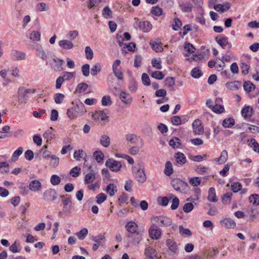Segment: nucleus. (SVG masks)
I'll list each match as a JSON object with an SVG mask.
<instances>
[{
  "label": "nucleus",
  "instance_id": "obj_1",
  "mask_svg": "<svg viewBox=\"0 0 259 259\" xmlns=\"http://www.w3.org/2000/svg\"><path fill=\"white\" fill-rule=\"evenodd\" d=\"M83 170L87 172L85 175L84 182L85 184H92L96 179V175L97 173L96 167H94L93 165H89L85 158H84Z\"/></svg>",
  "mask_w": 259,
  "mask_h": 259
},
{
  "label": "nucleus",
  "instance_id": "obj_2",
  "mask_svg": "<svg viewBox=\"0 0 259 259\" xmlns=\"http://www.w3.org/2000/svg\"><path fill=\"white\" fill-rule=\"evenodd\" d=\"M87 112L85 106L82 102L76 104L73 107L67 110V114L69 118H74Z\"/></svg>",
  "mask_w": 259,
  "mask_h": 259
},
{
  "label": "nucleus",
  "instance_id": "obj_3",
  "mask_svg": "<svg viewBox=\"0 0 259 259\" xmlns=\"http://www.w3.org/2000/svg\"><path fill=\"white\" fill-rule=\"evenodd\" d=\"M133 172L136 180L140 183L146 181V176L144 171V167L142 163H138L133 167Z\"/></svg>",
  "mask_w": 259,
  "mask_h": 259
},
{
  "label": "nucleus",
  "instance_id": "obj_4",
  "mask_svg": "<svg viewBox=\"0 0 259 259\" xmlns=\"http://www.w3.org/2000/svg\"><path fill=\"white\" fill-rule=\"evenodd\" d=\"M151 221L153 225L158 227H167L172 224L171 219L164 216L153 217Z\"/></svg>",
  "mask_w": 259,
  "mask_h": 259
},
{
  "label": "nucleus",
  "instance_id": "obj_5",
  "mask_svg": "<svg viewBox=\"0 0 259 259\" xmlns=\"http://www.w3.org/2000/svg\"><path fill=\"white\" fill-rule=\"evenodd\" d=\"M173 188L181 193H186L188 191L189 187L188 184L180 179H175L171 181Z\"/></svg>",
  "mask_w": 259,
  "mask_h": 259
},
{
  "label": "nucleus",
  "instance_id": "obj_6",
  "mask_svg": "<svg viewBox=\"0 0 259 259\" xmlns=\"http://www.w3.org/2000/svg\"><path fill=\"white\" fill-rule=\"evenodd\" d=\"M105 165L111 171L117 172L122 167V164L119 161H116L113 158L108 159L105 162Z\"/></svg>",
  "mask_w": 259,
  "mask_h": 259
},
{
  "label": "nucleus",
  "instance_id": "obj_7",
  "mask_svg": "<svg viewBox=\"0 0 259 259\" xmlns=\"http://www.w3.org/2000/svg\"><path fill=\"white\" fill-rule=\"evenodd\" d=\"M43 196L46 201H54L57 199L58 193L55 189L49 188L44 192Z\"/></svg>",
  "mask_w": 259,
  "mask_h": 259
},
{
  "label": "nucleus",
  "instance_id": "obj_8",
  "mask_svg": "<svg viewBox=\"0 0 259 259\" xmlns=\"http://www.w3.org/2000/svg\"><path fill=\"white\" fill-rule=\"evenodd\" d=\"M28 93L24 87H20L18 91V101L21 104H25L28 99Z\"/></svg>",
  "mask_w": 259,
  "mask_h": 259
},
{
  "label": "nucleus",
  "instance_id": "obj_9",
  "mask_svg": "<svg viewBox=\"0 0 259 259\" xmlns=\"http://www.w3.org/2000/svg\"><path fill=\"white\" fill-rule=\"evenodd\" d=\"M166 245L174 254H177L179 252V248L177 243L172 239H168L166 240Z\"/></svg>",
  "mask_w": 259,
  "mask_h": 259
},
{
  "label": "nucleus",
  "instance_id": "obj_10",
  "mask_svg": "<svg viewBox=\"0 0 259 259\" xmlns=\"http://www.w3.org/2000/svg\"><path fill=\"white\" fill-rule=\"evenodd\" d=\"M193 132L196 135H201L203 133L204 130L200 120H194L192 124Z\"/></svg>",
  "mask_w": 259,
  "mask_h": 259
},
{
  "label": "nucleus",
  "instance_id": "obj_11",
  "mask_svg": "<svg viewBox=\"0 0 259 259\" xmlns=\"http://www.w3.org/2000/svg\"><path fill=\"white\" fill-rule=\"evenodd\" d=\"M221 226L227 229H233L236 226V223L230 218H225L220 221Z\"/></svg>",
  "mask_w": 259,
  "mask_h": 259
},
{
  "label": "nucleus",
  "instance_id": "obj_12",
  "mask_svg": "<svg viewBox=\"0 0 259 259\" xmlns=\"http://www.w3.org/2000/svg\"><path fill=\"white\" fill-rule=\"evenodd\" d=\"M62 199L63 210L67 213H71V201L69 198H66L64 195L61 196Z\"/></svg>",
  "mask_w": 259,
  "mask_h": 259
},
{
  "label": "nucleus",
  "instance_id": "obj_13",
  "mask_svg": "<svg viewBox=\"0 0 259 259\" xmlns=\"http://www.w3.org/2000/svg\"><path fill=\"white\" fill-rule=\"evenodd\" d=\"M145 254L147 257V259H155L157 257L156 250L151 246H148L146 248Z\"/></svg>",
  "mask_w": 259,
  "mask_h": 259
},
{
  "label": "nucleus",
  "instance_id": "obj_14",
  "mask_svg": "<svg viewBox=\"0 0 259 259\" xmlns=\"http://www.w3.org/2000/svg\"><path fill=\"white\" fill-rule=\"evenodd\" d=\"M41 184L38 180H33L29 184V188L32 191H39L41 189Z\"/></svg>",
  "mask_w": 259,
  "mask_h": 259
},
{
  "label": "nucleus",
  "instance_id": "obj_15",
  "mask_svg": "<svg viewBox=\"0 0 259 259\" xmlns=\"http://www.w3.org/2000/svg\"><path fill=\"white\" fill-rule=\"evenodd\" d=\"M58 45L62 49L64 50H71L74 47L73 44L70 40L67 39L60 40Z\"/></svg>",
  "mask_w": 259,
  "mask_h": 259
},
{
  "label": "nucleus",
  "instance_id": "obj_16",
  "mask_svg": "<svg viewBox=\"0 0 259 259\" xmlns=\"http://www.w3.org/2000/svg\"><path fill=\"white\" fill-rule=\"evenodd\" d=\"M12 59L14 60H22L25 59L26 54L17 50L12 51Z\"/></svg>",
  "mask_w": 259,
  "mask_h": 259
},
{
  "label": "nucleus",
  "instance_id": "obj_17",
  "mask_svg": "<svg viewBox=\"0 0 259 259\" xmlns=\"http://www.w3.org/2000/svg\"><path fill=\"white\" fill-rule=\"evenodd\" d=\"M92 118L94 120L100 119L101 120H105L108 118L106 113L104 111H96L92 114Z\"/></svg>",
  "mask_w": 259,
  "mask_h": 259
},
{
  "label": "nucleus",
  "instance_id": "obj_18",
  "mask_svg": "<svg viewBox=\"0 0 259 259\" xmlns=\"http://www.w3.org/2000/svg\"><path fill=\"white\" fill-rule=\"evenodd\" d=\"M174 157L178 165H182L186 162V158L185 155L181 152L176 153Z\"/></svg>",
  "mask_w": 259,
  "mask_h": 259
},
{
  "label": "nucleus",
  "instance_id": "obj_19",
  "mask_svg": "<svg viewBox=\"0 0 259 259\" xmlns=\"http://www.w3.org/2000/svg\"><path fill=\"white\" fill-rule=\"evenodd\" d=\"M36 51L37 56L44 60H47L48 55L45 53L42 47L39 44L36 45Z\"/></svg>",
  "mask_w": 259,
  "mask_h": 259
},
{
  "label": "nucleus",
  "instance_id": "obj_20",
  "mask_svg": "<svg viewBox=\"0 0 259 259\" xmlns=\"http://www.w3.org/2000/svg\"><path fill=\"white\" fill-rule=\"evenodd\" d=\"M125 227L128 232L133 234L137 232L138 226L135 222L131 221L126 224Z\"/></svg>",
  "mask_w": 259,
  "mask_h": 259
},
{
  "label": "nucleus",
  "instance_id": "obj_21",
  "mask_svg": "<svg viewBox=\"0 0 259 259\" xmlns=\"http://www.w3.org/2000/svg\"><path fill=\"white\" fill-rule=\"evenodd\" d=\"M139 27L143 32H146L151 29L152 25L148 21H143L139 23Z\"/></svg>",
  "mask_w": 259,
  "mask_h": 259
},
{
  "label": "nucleus",
  "instance_id": "obj_22",
  "mask_svg": "<svg viewBox=\"0 0 259 259\" xmlns=\"http://www.w3.org/2000/svg\"><path fill=\"white\" fill-rule=\"evenodd\" d=\"M119 96L122 102L124 104L128 105L132 103V98L129 94L122 92L120 93Z\"/></svg>",
  "mask_w": 259,
  "mask_h": 259
},
{
  "label": "nucleus",
  "instance_id": "obj_23",
  "mask_svg": "<svg viewBox=\"0 0 259 259\" xmlns=\"http://www.w3.org/2000/svg\"><path fill=\"white\" fill-rule=\"evenodd\" d=\"M149 234L150 237L153 239L158 240L161 237V232L160 230L150 229Z\"/></svg>",
  "mask_w": 259,
  "mask_h": 259
},
{
  "label": "nucleus",
  "instance_id": "obj_24",
  "mask_svg": "<svg viewBox=\"0 0 259 259\" xmlns=\"http://www.w3.org/2000/svg\"><path fill=\"white\" fill-rule=\"evenodd\" d=\"M228 159V152L226 150L222 151L221 156L214 159L215 162H218L219 164L224 163Z\"/></svg>",
  "mask_w": 259,
  "mask_h": 259
},
{
  "label": "nucleus",
  "instance_id": "obj_25",
  "mask_svg": "<svg viewBox=\"0 0 259 259\" xmlns=\"http://www.w3.org/2000/svg\"><path fill=\"white\" fill-rule=\"evenodd\" d=\"M133 239V243L135 245H137L142 239V234L139 232L136 233L128 236Z\"/></svg>",
  "mask_w": 259,
  "mask_h": 259
},
{
  "label": "nucleus",
  "instance_id": "obj_26",
  "mask_svg": "<svg viewBox=\"0 0 259 259\" xmlns=\"http://www.w3.org/2000/svg\"><path fill=\"white\" fill-rule=\"evenodd\" d=\"M241 83L239 81H234L226 83V87L232 90H237L241 87Z\"/></svg>",
  "mask_w": 259,
  "mask_h": 259
},
{
  "label": "nucleus",
  "instance_id": "obj_27",
  "mask_svg": "<svg viewBox=\"0 0 259 259\" xmlns=\"http://www.w3.org/2000/svg\"><path fill=\"white\" fill-rule=\"evenodd\" d=\"M241 113L244 118H249L252 116V109L249 106H245L242 109Z\"/></svg>",
  "mask_w": 259,
  "mask_h": 259
},
{
  "label": "nucleus",
  "instance_id": "obj_28",
  "mask_svg": "<svg viewBox=\"0 0 259 259\" xmlns=\"http://www.w3.org/2000/svg\"><path fill=\"white\" fill-rule=\"evenodd\" d=\"M117 191L116 186L113 184H109L106 188V192L109 194L110 196L114 195L115 193Z\"/></svg>",
  "mask_w": 259,
  "mask_h": 259
},
{
  "label": "nucleus",
  "instance_id": "obj_29",
  "mask_svg": "<svg viewBox=\"0 0 259 259\" xmlns=\"http://www.w3.org/2000/svg\"><path fill=\"white\" fill-rule=\"evenodd\" d=\"M100 143L103 147L107 148L110 144V138L106 135H103L101 136Z\"/></svg>",
  "mask_w": 259,
  "mask_h": 259
},
{
  "label": "nucleus",
  "instance_id": "obj_30",
  "mask_svg": "<svg viewBox=\"0 0 259 259\" xmlns=\"http://www.w3.org/2000/svg\"><path fill=\"white\" fill-rule=\"evenodd\" d=\"M208 200L209 201L216 202L218 199L216 197L215 191L214 188H210L208 191Z\"/></svg>",
  "mask_w": 259,
  "mask_h": 259
},
{
  "label": "nucleus",
  "instance_id": "obj_31",
  "mask_svg": "<svg viewBox=\"0 0 259 259\" xmlns=\"http://www.w3.org/2000/svg\"><path fill=\"white\" fill-rule=\"evenodd\" d=\"M23 152V148L22 147H19L13 153L12 157L11 160L13 162L16 161L18 157L22 154Z\"/></svg>",
  "mask_w": 259,
  "mask_h": 259
},
{
  "label": "nucleus",
  "instance_id": "obj_32",
  "mask_svg": "<svg viewBox=\"0 0 259 259\" xmlns=\"http://www.w3.org/2000/svg\"><path fill=\"white\" fill-rule=\"evenodd\" d=\"M235 124V120L232 118H227L225 119L222 123L223 126L225 128L232 127Z\"/></svg>",
  "mask_w": 259,
  "mask_h": 259
},
{
  "label": "nucleus",
  "instance_id": "obj_33",
  "mask_svg": "<svg viewBox=\"0 0 259 259\" xmlns=\"http://www.w3.org/2000/svg\"><path fill=\"white\" fill-rule=\"evenodd\" d=\"M164 173L167 176H170L173 173L172 165L170 161H167L165 163Z\"/></svg>",
  "mask_w": 259,
  "mask_h": 259
},
{
  "label": "nucleus",
  "instance_id": "obj_34",
  "mask_svg": "<svg viewBox=\"0 0 259 259\" xmlns=\"http://www.w3.org/2000/svg\"><path fill=\"white\" fill-rule=\"evenodd\" d=\"M215 39L217 43L223 48L229 43L228 37L226 36L222 37L221 38L217 36L215 38Z\"/></svg>",
  "mask_w": 259,
  "mask_h": 259
},
{
  "label": "nucleus",
  "instance_id": "obj_35",
  "mask_svg": "<svg viewBox=\"0 0 259 259\" xmlns=\"http://www.w3.org/2000/svg\"><path fill=\"white\" fill-rule=\"evenodd\" d=\"M53 61L56 63V66L58 71H60L63 70V65L64 62L63 60L55 57L53 59Z\"/></svg>",
  "mask_w": 259,
  "mask_h": 259
},
{
  "label": "nucleus",
  "instance_id": "obj_36",
  "mask_svg": "<svg viewBox=\"0 0 259 259\" xmlns=\"http://www.w3.org/2000/svg\"><path fill=\"white\" fill-rule=\"evenodd\" d=\"M180 141L178 138L175 137L169 141V144L173 148H179L181 145Z\"/></svg>",
  "mask_w": 259,
  "mask_h": 259
},
{
  "label": "nucleus",
  "instance_id": "obj_37",
  "mask_svg": "<svg viewBox=\"0 0 259 259\" xmlns=\"http://www.w3.org/2000/svg\"><path fill=\"white\" fill-rule=\"evenodd\" d=\"M243 88L247 92H250L255 89V85L250 81H245L243 84Z\"/></svg>",
  "mask_w": 259,
  "mask_h": 259
},
{
  "label": "nucleus",
  "instance_id": "obj_38",
  "mask_svg": "<svg viewBox=\"0 0 259 259\" xmlns=\"http://www.w3.org/2000/svg\"><path fill=\"white\" fill-rule=\"evenodd\" d=\"M88 88V85L87 83L81 82L77 85L75 89V92L77 93H81L86 91Z\"/></svg>",
  "mask_w": 259,
  "mask_h": 259
},
{
  "label": "nucleus",
  "instance_id": "obj_39",
  "mask_svg": "<svg viewBox=\"0 0 259 259\" xmlns=\"http://www.w3.org/2000/svg\"><path fill=\"white\" fill-rule=\"evenodd\" d=\"M232 196V193L231 192H228L224 194L222 197V202L225 204H229L231 202Z\"/></svg>",
  "mask_w": 259,
  "mask_h": 259
},
{
  "label": "nucleus",
  "instance_id": "obj_40",
  "mask_svg": "<svg viewBox=\"0 0 259 259\" xmlns=\"http://www.w3.org/2000/svg\"><path fill=\"white\" fill-rule=\"evenodd\" d=\"M207 169V167L202 166L200 165H196L194 167V170L200 175L205 174L206 172Z\"/></svg>",
  "mask_w": 259,
  "mask_h": 259
},
{
  "label": "nucleus",
  "instance_id": "obj_41",
  "mask_svg": "<svg viewBox=\"0 0 259 259\" xmlns=\"http://www.w3.org/2000/svg\"><path fill=\"white\" fill-rule=\"evenodd\" d=\"M88 229L87 228H84L76 233V236H77L79 240H82L85 238V236L88 235Z\"/></svg>",
  "mask_w": 259,
  "mask_h": 259
},
{
  "label": "nucleus",
  "instance_id": "obj_42",
  "mask_svg": "<svg viewBox=\"0 0 259 259\" xmlns=\"http://www.w3.org/2000/svg\"><path fill=\"white\" fill-rule=\"evenodd\" d=\"M151 64L154 68L157 69L162 68L161 61L160 58H153L152 60Z\"/></svg>",
  "mask_w": 259,
  "mask_h": 259
},
{
  "label": "nucleus",
  "instance_id": "obj_43",
  "mask_svg": "<svg viewBox=\"0 0 259 259\" xmlns=\"http://www.w3.org/2000/svg\"><path fill=\"white\" fill-rule=\"evenodd\" d=\"M30 39L33 41H38L40 40V33L38 31H32L30 34Z\"/></svg>",
  "mask_w": 259,
  "mask_h": 259
},
{
  "label": "nucleus",
  "instance_id": "obj_44",
  "mask_svg": "<svg viewBox=\"0 0 259 259\" xmlns=\"http://www.w3.org/2000/svg\"><path fill=\"white\" fill-rule=\"evenodd\" d=\"M101 70V66L100 64L97 63L91 68V74L93 76H96Z\"/></svg>",
  "mask_w": 259,
  "mask_h": 259
},
{
  "label": "nucleus",
  "instance_id": "obj_45",
  "mask_svg": "<svg viewBox=\"0 0 259 259\" xmlns=\"http://www.w3.org/2000/svg\"><path fill=\"white\" fill-rule=\"evenodd\" d=\"M112 11L108 6L105 7L102 11V15L104 18L108 19L112 17Z\"/></svg>",
  "mask_w": 259,
  "mask_h": 259
},
{
  "label": "nucleus",
  "instance_id": "obj_46",
  "mask_svg": "<svg viewBox=\"0 0 259 259\" xmlns=\"http://www.w3.org/2000/svg\"><path fill=\"white\" fill-rule=\"evenodd\" d=\"M249 201L254 205H259V195L255 194L251 195L249 197Z\"/></svg>",
  "mask_w": 259,
  "mask_h": 259
},
{
  "label": "nucleus",
  "instance_id": "obj_47",
  "mask_svg": "<svg viewBox=\"0 0 259 259\" xmlns=\"http://www.w3.org/2000/svg\"><path fill=\"white\" fill-rule=\"evenodd\" d=\"M249 142V145L251 147H253L254 151L259 153V145L254 139H251L250 140H248Z\"/></svg>",
  "mask_w": 259,
  "mask_h": 259
},
{
  "label": "nucleus",
  "instance_id": "obj_48",
  "mask_svg": "<svg viewBox=\"0 0 259 259\" xmlns=\"http://www.w3.org/2000/svg\"><path fill=\"white\" fill-rule=\"evenodd\" d=\"M50 182L53 185H57L60 183L61 178L58 175H53L51 177Z\"/></svg>",
  "mask_w": 259,
  "mask_h": 259
},
{
  "label": "nucleus",
  "instance_id": "obj_49",
  "mask_svg": "<svg viewBox=\"0 0 259 259\" xmlns=\"http://www.w3.org/2000/svg\"><path fill=\"white\" fill-rule=\"evenodd\" d=\"M65 96L63 94L57 93L54 96V100L56 104H61L64 99Z\"/></svg>",
  "mask_w": 259,
  "mask_h": 259
},
{
  "label": "nucleus",
  "instance_id": "obj_50",
  "mask_svg": "<svg viewBox=\"0 0 259 259\" xmlns=\"http://www.w3.org/2000/svg\"><path fill=\"white\" fill-rule=\"evenodd\" d=\"M93 156L98 162H101L103 160L104 154L101 151H96L94 153Z\"/></svg>",
  "mask_w": 259,
  "mask_h": 259
},
{
  "label": "nucleus",
  "instance_id": "obj_51",
  "mask_svg": "<svg viewBox=\"0 0 259 259\" xmlns=\"http://www.w3.org/2000/svg\"><path fill=\"white\" fill-rule=\"evenodd\" d=\"M120 46H124V48H126L130 51H134V49L136 48V45L135 42H131L128 45H126L125 43L119 42Z\"/></svg>",
  "mask_w": 259,
  "mask_h": 259
},
{
  "label": "nucleus",
  "instance_id": "obj_52",
  "mask_svg": "<svg viewBox=\"0 0 259 259\" xmlns=\"http://www.w3.org/2000/svg\"><path fill=\"white\" fill-rule=\"evenodd\" d=\"M212 110L217 113H222L224 112L225 109L222 105L216 104L212 107Z\"/></svg>",
  "mask_w": 259,
  "mask_h": 259
},
{
  "label": "nucleus",
  "instance_id": "obj_53",
  "mask_svg": "<svg viewBox=\"0 0 259 259\" xmlns=\"http://www.w3.org/2000/svg\"><path fill=\"white\" fill-rule=\"evenodd\" d=\"M80 170L79 167L75 166L70 170V175L73 177H77L79 175Z\"/></svg>",
  "mask_w": 259,
  "mask_h": 259
},
{
  "label": "nucleus",
  "instance_id": "obj_54",
  "mask_svg": "<svg viewBox=\"0 0 259 259\" xmlns=\"http://www.w3.org/2000/svg\"><path fill=\"white\" fill-rule=\"evenodd\" d=\"M142 81L143 83L146 86H149L151 84L150 79L147 73H144L142 75Z\"/></svg>",
  "mask_w": 259,
  "mask_h": 259
},
{
  "label": "nucleus",
  "instance_id": "obj_55",
  "mask_svg": "<svg viewBox=\"0 0 259 259\" xmlns=\"http://www.w3.org/2000/svg\"><path fill=\"white\" fill-rule=\"evenodd\" d=\"M194 208V205L192 203L188 202L184 204L183 206V210L185 212L189 213L191 212Z\"/></svg>",
  "mask_w": 259,
  "mask_h": 259
},
{
  "label": "nucleus",
  "instance_id": "obj_56",
  "mask_svg": "<svg viewBox=\"0 0 259 259\" xmlns=\"http://www.w3.org/2000/svg\"><path fill=\"white\" fill-rule=\"evenodd\" d=\"M191 74L192 76L195 78L199 77L202 74L201 70L196 67L192 70Z\"/></svg>",
  "mask_w": 259,
  "mask_h": 259
},
{
  "label": "nucleus",
  "instance_id": "obj_57",
  "mask_svg": "<svg viewBox=\"0 0 259 259\" xmlns=\"http://www.w3.org/2000/svg\"><path fill=\"white\" fill-rule=\"evenodd\" d=\"M151 76L152 77L159 80L163 79L164 77L163 73L159 71H156L152 72Z\"/></svg>",
  "mask_w": 259,
  "mask_h": 259
},
{
  "label": "nucleus",
  "instance_id": "obj_58",
  "mask_svg": "<svg viewBox=\"0 0 259 259\" xmlns=\"http://www.w3.org/2000/svg\"><path fill=\"white\" fill-rule=\"evenodd\" d=\"M81 71L83 75L85 76H89L90 75V65L88 64H85L82 66Z\"/></svg>",
  "mask_w": 259,
  "mask_h": 259
},
{
  "label": "nucleus",
  "instance_id": "obj_59",
  "mask_svg": "<svg viewBox=\"0 0 259 259\" xmlns=\"http://www.w3.org/2000/svg\"><path fill=\"white\" fill-rule=\"evenodd\" d=\"M51 158L50 165L53 167H56L59 164V158L55 155L51 156Z\"/></svg>",
  "mask_w": 259,
  "mask_h": 259
},
{
  "label": "nucleus",
  "instance_id": "obj_60",
  "mask_svg": "<svg viewBox=\"0 0 259 259\" xmlns=\"http://www.w3.org/2000/svg\"><path fill=\"white\" fill-rule=\"evenodd\" d=\"M102 104L103 106H110L112 104L111 98L109 96H105L102 98Z\"/></svg>",
  "mask_w": 259,
  "mask_h": 259
},
{
  "label": "nucleus",
  "instance_id": "obj_61",
  "mask_svg": "<svg viewBox=\"0 0 259 259\" xmlns=\"http://www.w3.org/2000/svg\"><path fill=\"white\" fill-rule=\"evenodd\" d=\"M189 183L194 187L198 186L201 183V180L198 177H193L190 179Z\"/></svg>",
  "mask_w": 259,
  "mask_h": 259
},
{
  "label": "nucleus",
  "instance_id": "obj_62",
  "mask_svg": "<svg viewBox=\"0 0 259 259\" xmlns=\"http://www.w3.org/2000/svg\"><path fill=\"white\" fill-rule=\"evenodd\" d=\"M85 53L87 59H90V60H91L93 59V52L90 47L87 46L85 47Z\"/></svg>",
  "mask_w": 259,
  "mask_h": 259
},
{
  "label": "nucleus",
  "instance_id": "obj_63",
  "mask_svg": "<svg viewBox=\"0 0 259 259\" xmlns=\"http://www.w3.org/2000/svg\"><path fill=\"white\" fill-rule=\"evenodd\" d=\"M182 25L181 21L179 18H176L174 20L172 24V29L175 30H178Z\"/></svg>",
  "mask_w": 259,
  "mask_h": 259
},
{
  "label": "nucleus",
  "instance_id": "obj_64",
  "mask_svg": "<svg viewBox=\"0 0 259 259\" xmlns=\"http://www.w3.org/2000/svg\"><path fill=\"white\" fill-rule=\"evenodd\" d=\"M241 184L238 182L233 183L231 185V189L235 193L238 192L239 190H241Z\"/></svg>",
  "mask_w": 259,
  "mask_h": 259
}]
</instances>
